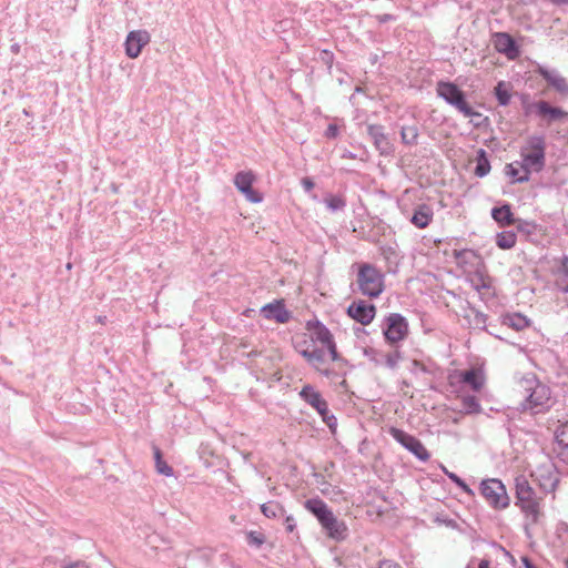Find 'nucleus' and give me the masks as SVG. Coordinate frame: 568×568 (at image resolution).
<instances>
[{
  "label": "nucleus",
  "instance_id": "nucleus-8",
  "mask_svg": "<svg viewBox=\"0 0 568 568\" xmlns=\"http://www.w3.org/2000/svg\"><path fill=\"white\" fill-rule=\"evenodd\" d=\"M408 322L399 313H390L384 320L383 335L385 341L395 345L398 342L405 339L408 335Z\"/></svg>",
  "mask_w": 568,
  "mask_h": 568
},
{
  "label": "nucleus",
  "instance_id": "nucleus-62",
  "mask_svg": "<svg viewBox=\"0 0 568 568\" xmlns=\"http://www.w3.org/2000/svg\"><path fill=\"white\" fill-rule=\"evenodd\" d=\"M322 484L327 486L324 489H322L323 494H327L328 493V488L332 487V485L328 484V483H325V481H322Z\"/></svg>",
  "mask_w": 568,
  "mask_h": 568
},
{
  "label": "nucleus",
  "instance_id": "nucleus-19",
  "mask_svg": "<svg viewBox=\"0 0 568 568\" xmlns=\"http://www.w3.org/2000/svg\"><path fill=\"white\" fill-rule=\"evenodd\" d=\"M490 214L500 227L511 226L517 222L509 203H504L500 206L493 207Z\"/></svg>",
  "mask_w": 568,
  "mask_h": 568
},
{
  "label": "nucleus",
  "instance_id": "nucleus-9",
  "mask_svg": "<svg viewBox=\"0 0 568 568\" xmlns=\"http://www.w3.org/2000/svg\"><path fill=\"white\" fill-rule=\"evenodd\" d=\"M300 396L316 409L326 426H336V417L329 413L327 402L313 386L305 385L301 389Z\"/></svg>",
  "mask_w": 568,
  "mask_h": 568
},
{
  "label": "nucleus",
  "instance_id": "nucleus-18",
  "mask_svg": "<svg viewBox=\"0 0 568 568\" xmlns=\"http://www.w3.org/2000/svg\"><path fill=\"white\" fill-rule=\"evenodd\" d=\"M306 329L310 333L313 342L321 343L323 346L334 339L331 331L318 320H311L306 322Z\"/></svg>",
  "mask_w": 568,
  "mask_h": 568
},
{
  "label": "nucleus",
  "instance_id": "nucleus-6",
  "mask_svg": "<svg viewBox=\"0 0 568 568\" xmlns=\"http://www.w3.org/2000/svg\"><path fill=\"white\" fill-rule=\"evenodd\" d=\"M516 506L527 516H531L532 523H537L539 517V504L536 499V493L525 476H519L515 480Z\"/></svg>",
  "mask_w": 568,
  "mask_h": 568
},
{
  "label": "nucleus",
  "instance_id": "nucleus-2",
  "mask_svg": "<svg viewBox=\"0 0 568 568\" xmlns=\"http://www.w3.org/2000/svg\"><path fill=\"white\" fill-rule=\"evenodd\" d=\"M521 162H516L524 174L515 180L518 183H526L531 172H540L546 163V141L544 135H531L527 139L526 146L520 151Z\"/></svg>",
  "mask_w": 568,
  "mask_h": 568
},
{
  "label": "nucleus",
  "instance_id": "nucleus-16",
  "mask_svg": "<svg viewBox=\"0 0 568 568\" xmlns=\"http://www.w3.org/2000/svg\"><path fill=\"white\" fill-rule=\"evenodd\" d=\"M260 312L264 318L275 321L278 324H285L292 317V313L285 307L283 300H275L262 306Z\"/></svg>",
  "mask_w": 568,
  "mask_h": 568
},
{
  "label": "nucleus",
  "instance_id": "nucleus-29",
  "mask_svg": "<svg viewBox=\"0 0 568 568\" xmlns=\"http://www.w3.org/2000/svg\"><path fill=\"white\" fill-rule=\"evenodd\" d=\"M517 235L513 231H503L496 234V245L501 250H510L516 245Z\"/></svg>",
  "mask_w": 568,
  "mask_h": 568
},
{
  "label": "nucleus",
  "instance_id": "nucleus-43",
  "mask_svg": "<svg viewBox=\"0 0 568 568\" xmlns=\"http://www.w3.org/2000/svg\"><path fill=\"white\" fill-rule=\"evenodd\" d=\"M320 59L321 61L327 65L328 69L332 68V64H333V60H334V54L333 52L328 51V50H323L321 51L320 53Z\"/></svg>",
  "mask_w": 568,
  "mask_h": 568
},
{
  "label": "nucleus",
  "instance_id": "nucleus-60",
  "mask_svg": "<svg viewBox=\"0 0 568 568\" xmlns=\"http://www.w3.org/2000/svg\"><path fill=\"white\" fill-rule=\"evenodd\" d=\"M487 333H489L490 335L497 337V338H501L498 334H496V329H489V327L486 325V329H485Z\"/></svg>",
  "mask_w": 568,
  "mask_h": 568
},
{
  "label": "nucleus",
  "instance_id": "nucleus-3",
  "mask_svg": "<svg viewBox=\"0 0 568 568\" xmlns=\"http://www.w3.org/2000/svg\"><path fill=\"white\" fill-rule=\"evenodd\" d=\"M524 383L527 396L521 403L523 410H529L531 415L547 412L552 406L550 388L540 383L535 376L525 378Z\"/></svg>",
  "mask_w": 568,
  "mask_h": 568
},
{
  "label": "nucleus",
  "instance_id": "nucleus-52",
  "mask_svg": "<svg viewBox=\"0 0 568 568\" xmlns=\"http://www.w3.org/2000/svg\"><path fill=\"white\" fill-rule=\"evenodd\" d=\"M521 562L525 568H538L534 565V562L531 561V559L528 556H523Z\"/></svg>",
  "mask_w": 568,
  "mask_h": 568
},
{
  "label": "nucleus",
  "instance_id": "nucleus-33",
  "mask_svg": "<svg viewBox=\"0 0 568 568\" xmlns=\"http://www.w3.org/2000/svg\"><path fill=\"white\" fill-rule=\"evenodd\" d=\"M261 511L267 518H276L285 514L284 507L277 501L262 504Z\"/></svg>",
  "mask_w": 568,
  "mask_h": 568
},
{
  "label": "nucleus",
  "instance_id": "nucleus-38",
  "mask_svg": "<svg viewBox=\"0 0 568 568\" xmlns=\"http://www.w3.org/2000/svg\"><path fill=\"white\" fill-rule=\"evenodd\" d=\"M464 408L467 413H476L479 410L480 405L475 396H467L464 398Z\"/></svg>",
  "mask_w": 568,
  "mask_h": 568
},
{
  "label": "nucleus",
  "instance_id": "nucleus-59",
  "mask_svg": "<svg viewBox=\"0 0 568 568\" xmlns=\"http://www.w3.org/2000/svg\"><path fill=\"white\" fill-rule=\"evenodd\" d=\"M446 434L449 435V436H453L457 440H459V438H460V436H459V434L457 432L447 430Z\"/></svg>",
  "mask_w": 568,
  "mask_h": 568
},
{
  "label": "nucleus",
  "instance_id": "nucleus-12",
  "mask_svg": "<svg viewBox=\"0 0 568 568\" xmlns=\"http://www.w3.org/2000/svg\"><path fill=\"white\" fill-rule=\"evenodd\" d=\"M255 175L251 171H240L234 176V184L236 189L245 195L252 203H260L263 200L262 194L254 190L253 183Z\"/></svg>",
  "mask_w": 568,
  "mask_h": 568
},
{
  "label": "nucleus",
  "instance_id": "nucleus-32",
  "mask_svg": "<svg viewBox=\"0 0 568 568\" xmlns=\"http://www.w3.org/2000/svg\"><path fill=\"white\" fill-rule=\"evenodd\" d=\"M440 469L466 495H468L470 498L475 497V491L469 487V485L462 477H459L457 474H455L453 471H449L444 465H440Z\"/></svg>",
  "mask_w": 568,
  "mask_h": 568
},
{
  "label": "nucleus",
  "instance_id": "nucleus-22",
  "mask_svg": "<svg viewBox=\"0 0 568 568\" xmlns=\"http://www.w3.org/2000/svg\"><path fill=\"white\" fill-rule=\"evenodd\" d=\"M433 216L434 212L429 205L425 203L418 204L415 207L414 213L410 217V223L418 229H425L433 221Z\"/></svg>",
  "mask_w": 568,
  "mask_h": 568
},
{
  "label": "nucleus",
  "instance_id": "nucleus-58",
  "mask_svg": "<svg viewBox=\"0 0 568 568\" xmlns=\"http://www.w3.org/2000/svg\"><path fill=\"white\" fill-rule=\"evenodd\" d=\"M494 546H498L501 550H504L506 552L507 556H509L511 558L513 561H515V558L509 554V551H507L501 545H498L497 542H493Z\"/></svg>",
  "mask_w": 568,
  "mask_h": 568
},
{
  "label": "nucleus",
  "instance_id": "nucleus-53",
  "mask_svg": "<svg viewBox=\"0 0 568 568\" xmlns=\"http://www.w3.org/2000/svg\"><path fill=\"white\" fill-rule=\"evenodd\" d=\"M524 108V111H525V114L528 115L530 114L532 111H535V105H534V102L532 103H528L527 105H523Z\"/></svg>",
  "mask_w": 568,
  "mask_h": 568
},
{
  "label": "nucleus",
  "instance_id": "nucleus-49",
  "mask_svg": "<svg viewBox=\"0 0 568 568\" xmlns=\"http://www.w3.org/2000/svg\"><path fill=\"white\" fill-rule=\"evenodd\" d=\"M301 183H302V186L304 187V190L307 191V192L313 190L314 186H315V183L310 178L302 179Z\"/></svg>",
  "mask_w": 568,
  "mask_h": 568
},
{
  "label": "nucleus",
  "instance_id": "nucleus-35",
  "mask_svg": "<svg viewBox=\"0 0 568 568\" xmlns=\"http://www.w3.org/2000/svg\"><path fill=\"white\" fill-rule=\"evenodd\" d=\"M324 202L332 212L342 211L346 206V201L341 195H328Z\"/></svg>",
  "mask_w": 568,
  "mask_h": 568
},
{
  "label": "nucleus",
  "instance_id": "nucleus-21",
  "mask_svg": "<svg viewBox=\"0 0 568 568\" xmlns=\"http://www.w3.org/2000/svg\"><path fill=\"white\" fill-rule=\"evenodd\" d=\"M459 382L468 385L474 392H479L484 386V374L479 368H470L459 373Z\"/></svg>",
  "mask_w": 568,
  "mask_h": 568
},
{
  "label": "nucleus",
  "instance_id": "nucleus-28",
  "mask_svg": "<svg viewBox=\"0 0 568 568\" xmlns=\"http://www.w3.org/2000/svg\"><path fill=\"white\" fill-rule=\"evenodd\" d=\"M494 95L498 101V104L501 106H506L510 103L511 92H510V83L506 81H499L494 88Z\"/></svg>",
  "mask_w": 568,
  "mask_h": 568
},
{
  "label": "nucleus",
  "instance_id": "nucleus-64",
  "mask_svg": "<svg viewBox=\"0 0 568 568\" xmlns=\"http://www.w3.org/2000/svg\"><path fill=\"white\" fill-rule=\"evenodd\" d=\"M12 51L16 52V53L19 52V45L18 44H13L12 45Z\"/></svg>",
  "mask_w": 568,
  "mask_h": 568
},
{
  "label": "nucleus",
  "instance_id": "nucleus-15",
  "mask_svg": "<svg viewBox=\"0 0 568 568\" xmlns=\"http://www.w3.org/2000/svg\"><path fill=\"white\" fill-rule=\"evenodd\" d=\"M150 33L146 30H134L129 32L125 40V53L129 58H138L143 49L150 42Z\"/></svg>",
  "mask_w": 568,
  "mask_h": 568
},
{
  "label": "nucleus",
  "instance_id": "nucleus-41",
  "mask_svg": "<svg viewBox=\"0 0 568 568\" xmlns=\"http://www.w3.org/2000/svg\"><path fill=\"white\" fill-rule=\"evenodd\" d=\"M400 358V353L398 351L390 352L385 356L386 366L389 368H395L397 366L398 359Z\"/></svg>",
  "mask_w": 568,
  "mask_h": 568
},
{
  "label": "nucleus",
  "instance_id": "nucleus-20",
  "mask_svg": "<svg viewBox=\"0 0 568 568\" xmlns=\"http://www.w3.org/2000/svg\"><path fill=\"white\" fill-rule=\"evenodd\" d=\"M537 72L542 77L547 83L559 93H568V83L566 79L559 75L556 71H549L544 67H538Z\"/></svg>",
  "mask_w": 568,
  "mask_h": 568
},
{
  "label": "nucleus",
  "instance_id": "nucleus-7",
  "mask_svg": "<svg viewBox=\"0 0 568 568\" xmlns=\"http://www.w3.org/2000/svg\"><path fill=\"white\" fill-rule=\"evenodd\" d=\"M479 493L488 505L496 510L505 509L509 506L510 499L506 486L500 479H483L479 484Z\"/></svg>",
  "mask_w": 568,
  "mask_h": 568
},
{
  "label": "nucleus",
  "instance_id": "nucleus-46",
  "mask_svg": "<svg viewBox=\"0 0 568 568\" xmlns=\"http://www.w3.org/2000/svg\"><path fill=\"white\" fill-rule=\"evenodd\" d=\"M339 133V129L336 124L331 123L328 124L327 129L325 130L324 136L327 139H335L337 138Z\"/></svg>",
  "mask_w": 568,
  "mask_h": 568
},
{
  "label": "nucleus",
  "instance_id": "nucleus-55",
  "mask_svg": "<svg viewBox=\"0 0 568 568\" xmlns=\"http://www.w3.org/2000/svg\"><path fill=\"white\" fill-rule=\"evenodd\" d=\"M478 568H490V561L488 559H481L478 564Z\"/></svg>",
  "mask_w": 568,
  "mask_h": 568
},
{
  "label": "nucleus",
  "instance_id": "nucleus-5",
  "mask_svg": "<svg viewBox=\"0 0 568 568\" xmlns=\"http://www.w3.org/2000/svg\"><path fill=\"white\" fill-rule=\"evenodd\" d=\"M357 285L359 292L369 297L376 298L384 291V274L373 264H357Z\"/></svg>",
  "mask_w": 568,
  "mask_h": 568
},
{
  "label": "nucleus",
  "instance_id": "nucleus-45",
  "mask_svg": "<svg viewBox=\"0 0 568 568\" xmlns=\"http://www.w3.org/2000/svg\"><path fill=\"white\" fill-rule=\"evenodd\" d=\"M199 455H200V458L203 459V464L205 467H210V462L207 458H204V455H210L212 456L213 455V450H210L209 447L204 444H201V446L199 447Z\"/></svg>",
  "mask_w": 568,
  "mask_h": 568
},
{
  "label": "nucleus",
  "instance_id": "nucleus-23",
  "mask_svg": "<svg viewBox=\"0 0 568 568\" xmlns=\"http://www.w3.org/2000/svg\"><path fill=\"white\" fill-rule=\"evenodd\" d=\"M554 452L561 462L568 464V428H556Z\"/></svg>",
  "mask_w": 568,
  "mask_h": 568
},
{
  "label": "nucleus",
  "instance_id": "nucleus-14",
  "mask_svg": "<svg viewBox=\"0 0 568 568\" xmlns=\"http://www.w3.org/2000/svg\"><path fill=\"white\" fill-rule=\"evenodd\" d=\"M367 134L381 155L387 156L394 152V146L381 124H368Z\"/></svg>",
  "mask_w": 568,
  "mask_h": 568
},
{
  "label": "nucleus",
  "instance_id": "nucleus-56",
  "mask_svg": "<svg viewBox=\"0 0 568 568\" xmlns=\"http://www.w3.org/2000/svg\"><path fill=\"white\" fill-rule=\"evenodd\" d=\"M521 103L523 105H527L528 103H530L528 100H529V95L528 94H521Z\"/></svg>",
  "mask_w": 568,
  "mask_h": 568
},
{
  "label": "nucleus",
  "instance_id": "nucleus-26",
  "mask_svg": "<svg viewBox=\"0 0 568 568\" xmlns=\"http://www.w3.org/2000/svg\"><path fill=\"white\" fill-rule=\"evenodd\" d=\"M476 166L474 170V174L478 178H484L490 172V162L488 159V153L485 149H478L476 152Z\"/></svg>",
  "mask_w": 568,
  "mask_h": 568
},
{
  "label": "nucleus",
  "instance_id": "nucleus-63",
  "mask_svg": "<svg viewBox=\"0 0 568 568\" xmlns=\"http://www.w3.org/2000/svg\"><path fill=\"white\" fill-rule=\"evenodd\" d=\"M22 113L26 115V116H31V112L28 110V109H23Z\"/></svg>",
  "mask_w": 568,
  "mask_h": 568
},
{
  "label": "nucleus",
  "instance_id": "nucleus-13",
  "mask_svg": "<svg viewBox=\"0 0 568 568\" xmlns=\"http://www.w3.org/2000/svg\"><path fill=\"white\" fill-rule=\"evenodd\" d=\"M493 43L496 51L504 54L509 60H516L520 55V47L514 37L507 32L494 33Z\"/></svg>",
  "mask_w": 568,
  "mask_h": 568
},
{
  "label": "nucleus",
  "instance_id": "nucleus-11",
  "mask_svg": "<svg viewBox=\"0 0 568 568\" xmlns=\"http://www.w3.org/2000/svg\"><path fill=\"white\" fill-rule=\"evenodd\" d=\"M346 314L362 325H368L376 315V306L367 301L358 300L351 303Z\"/></svg>",
  "mask_w": 568,
  "mask_h": 568
},
{
  "label": "nucleus",
  "instance_id": "nucleus-30",
  "mask_svg": "<svg viewBox=\"0 0 568 568\" xmlns=\"http://www.w3.org/2000/svg\"><path fill=\"white\" fill-rule=\"evenodd\" d=\"M556 285L562 293H568V256H564L561 260Z\"/></svg>",
  "mask_w": 568,
  "mask_h": 568
},
{
  "label": "nucleus",
  "instance_id": "nucleus-36",
  "mask_svg": "<svg viewBox=\"0 0 568 568\" xmlns=\"http://www.w3.org/2000/svg\"><path fill=\"white\" fill-rule=\"evenodd\" d=\"M515 225H516V229L518 232L526 234V235L535 234L537 231V227H538L536 222L523 220V219H517V222L515 223Z\"/></svg>",
  "mask_w": 568,
  "mask_h": 568
},
{
  "label": "nucleus",
  "instance_id": "nucleus-44",
  "mask_svg": "<svg viewBox=\"0 0 568 568\" xmlns=\"http://www.w3.org/2000/svg\"><path fill=\"white\" fill-rule=\"evenodd\" d=\"M325 347L327 348L329 355H331V358L332 361L334 362H337V361H341L342 357L339 356L338 352H337V347H336V344H335V341H331L328 344L325 345Z\"/></svg>",
  "mask_w": 568,
  "mask_h": 568
},
{
  "label": "nucleus",
  "instance_id": "nucleus-37",
  "mask_svg": "<svg viewBox=\"0 0 568 568\" xmlns=\"http://www.w3.org/2000/svg\"><path fill=\"white\" fill-rule=\"evenodd\" d=\"M265 535L256 530H250L246 532V541L250 546L260 548L265 542Z\"/></svg>",
  "mask_w": 568,
  "mask_h": 568
},
{
  "label": "nucleus",
  "instance_id": "nucleus-54",
  "mask_svg": "<svg viewBox=\"0 0 568 568\" xmlns=\"http://www.w3.org/2000/svg\"><path fill=\"white\" fill-rule=\"evenodd\" d=\"M300 354L308 362L311 358V351L308 348L298 349Z\"/></svg>",
  "mask_w": 568,
  "mask_h": 568
},
{
  "label": "nucleus",
  "instance_id": "nucleus-25",
  "mask_svg": "<svg viewBox=\"0 0 568 568\" xmlns=\"http://www.w3.org/2000/svg\"><path fill=\"white\" fill-rule=\"evenodd\" d=\"M153 458L155 463V469L160 475L171 477L174 475V469L170 466L163 457V453L159 446L152 444Z\"/></svg>",
  "mask_w": 568,
  "mask_h": 568
},
{
  "label": "nucleus",
  "instance_id": "nucleus-31",
  "mask_svg": "<svg viewBox=\"0 0 568 568\" xmlns=\"http://www.w3.org/2000/svg\"><path fill=\"white\" fill-rule=\"evenodd\" d=\"M418 135L419 131L416 124L402 126L400 139L405 145H416Z\"/></svg>",
  "mask_w": 568,
  "mask_h": 568
},
{
  "label": "nucleus",
  "instance_id": "nucleus-48",
  "mask_svg": "<svg viewBox=\"0 0 568 568\" xmlns=\"http://www.w3.org/2000/svg\"><path fill=\"white\" fill-rule=\"evenodd\" d=\"M375 19L379 23H386V22H389V21H394L395 17L393 14H389V13H383V14H376Z\"/></svg>",
  "mask_w": 568,
  "mask_h": 568
},
{
  "label": "nucleus",
  "instance_id": "nucleus-39",
  "mask_svg": "<svg viewBox=\"0 0 568 568\" xmlns=\"http://www.w3.org/2000/svg\"><path fill=\"white\" fill-rule=\"evenodd\" d=\"M324 361H325V352H324V349L315 347V348H313L311 351V358H310L308 363H311V364H315V363L316 364H322V363H324Z\"/></svg>",
  "mask_w": 568,
  "mask_h": 568
},
{
  "label": "nucleus",
  "instance_id": "nucleus-40",
  "mask_svg": "<svg viewBox=\"0 0 568 568\" xmlns=\"http://www.w3.org/2000/svg\"><path fill=\"white\" fill-rule=\"evenodd\" d=\"M547 481H545L544 484H541V487L544 488L545 491L547 493H552L556 490L558 484H559V478L558 477H552L551 475H549L547 478H546Z\"/></svg>",
  "mask_w": 568,
  "mask_h": 568
},
{
  "label": "nucleus",
  "instance_id": "nucleus-57",
  "mask_svg": "<svg viewBox=\"0 0 568 568\" xmlns=\"http://www.w3.org/2000/svg\"><path fill=\"white\" fill-rule=\"evenodd\" d=\"M521 103L523 105H527L528 103H530L528 100H529V95L528 94H521Z\"/></svg>",
  "mask_w": 568,
  "mask_h": 568
},
{
  "label": "nucleus",
  "instance_id": "nucleus-1",
  "mask_svg": "<svg viewBox=\"0 0 568 568\" xmlns=\"http://www.w3.org/2000/svg\"><path fill=\"white\" fill-rule=\"evenodd\" d=\"M304 507L317 519L327 538L336 542L347 539L349 534L346 523L339 520L320 497L306 499Z\"/></svg>",
  "mask_w": 568,
  "mask_h": 568
},
{
  "label": "nucleus",
  "instance_id": "nucleus-17",
  "mask_svg": "<svg viewBox=\"0 0 568 568\" xmlns=\"http://www.w3.org/2000/svg\"><path fill=\"white\" fill-rule=\"evenodd\" d=\"M535 112L538 116L547 120L548 123L560 121L568 116V112L559 106H554L545 100L534 102Z\"/></svg>",
  "mask_w": 568,
  "mask_h": 568
},
{
  "label": "nucleus",
  "instance_id": "nucleus-42",
  "mask_svg": "<svg viewBox=\"0 0 568 568\" xmlns=\"http://www.w3.org/2000/svg\"><path fill=\"white\" fill-rule=\"evenodd\" d=\"M516 165H517V164H516V162H515V163L506 164V166H505V173H506L508 176H510V178H513V179H514V180H513V183H516V182H515V180H516L517 178H519V176H520V175H519V169H518Z\"/></svg>",
  "mask_w": 568,
  "mask_h": 568
},
{
  "label": "nucleus",
  "instance_id": "nucleus-24",
  "mask_svg": "<svg viewBox=\"0 0 568 568\" xmlns=\"http://www.w3.org/2000/svg\"><path fill=\"white\" fill-rule=\"evenodd\" d=\"M501 324L520 332L529 326V320L520 313H506L500 316Z\"/></svg>",
  "mask_w": 568,
  "mask_h": 568
},
{
  "label": "nucleus",
  "instance_id": "nucleus-10",
  "mask_svg": "<svg viewBox=\"0 0 568 568\" xmlns=\"http://www.w3.org/2000/svg\"><path fill=\"white\" fill-rule=\"evenodd\" d=\"M388 430L393 438L418 460L426 463L430 459L429 452L418 438L406 433L403 428H388Z\"/></svg>",
  "mask_w": 568,
  "mask_h": 568
},
{
  "label": "nucleus",
  "instance_id": "nucleus-47",
  "mask_svg": "<svg viewBox=\"0 0 568 568\" xmlns=\"http://www.w3.org/2000/svg\"><path fill=\"white\" fill-rule=\"evenodd\" d=\"M296 528L295 519L292 515L285 517V529L287 532H293Z\"/></svg>",
  "mask_w": 568,
  "mask_h": 568
},
{
  "label": "nucleus",
  "instance_id": "nucleus-61",
  "mask_svg": "<svg viewBox=\"0 0 568 568\" xmlns=\"http://www.w3.org/2000/svg\"><path fill=\"white\" fill-rule=\"evenodd\" d=\"M471 539H473V541H484V539L479 535H477L476 531H474Z\"/></svg>",
  "mask_w": 568,
  "mask_h": 568
},
{
  "label": "nucleus",
  "instance_id": "nucleus-27",
  "mask_svg": "<svg viewBox=\"0 0 568 568\" xmlns=\"http://www.w3.org/2000/svg\"><path fill=\"white\" fill-rule=\"evenodd\" d=\"M488 316L483 312L478 311L476 307L470 306L468 308V313L465 315V320L468 321V324L473 328L486 329Z\"/></svg>",
  "mask_w": 568,
  "mask_h": 568
},
{
  "label": "nucleus",
  "instance_id": "nucleus-34",
  "mask_svg": "<svg viewBox=\"0 0 568 568\" xmlns=\"http://www.w3.org/2000/svg\"><path fill=\"white\" fill-rule=\"evenodd\" d=\"M453 255L458 264H471V258L478 257L476 252L470 248L454 250Z\"/></svg>",
  "mask_w": 568,
  "mask_h": 568
},
{
  "label": "nucleus",
  "instance_id": "nucleus-50",
  "mask_svg": "<svg viewBox=\"0 0 568 568\" xmlns=\"http://www.w3.org/2000/svg\"><path fill=\"white\" fill-rule=\"evenodd\" d=\"M378 568H402V566L397 562H394L392 560H383L379 562Z\"/></svg>",
  "mask_w": 568,
  "mask_h": 568
},
{
  "label": "nucleus",
  "instance_id": "nucleus-4",
  "mask_svg": "<svg viewBox=\"0 0 568 568\" xmlns=\"http://www.w3.org/2000/svg\"><path fill=\"white\" fill-rule=\"evenodd\" d=\"M436 94L447 104L458 110L465 118L483 116L468 103L466 93L454 82L440 80L436 84Z\"/></svg>",
  "mask_w": 568,
  "mask_h": 568
},
{
  "label": "nucleus",
  "instance_id": "nucleus-51",
  "mask_svg": "<svg viewBox=\"0 0 568 568\" xmlns=\"http://www.w3.org/2000/svg\"><path fill=\"white\" fill-rule=\"evenodd\" d=\"M81 567L82 568H88L84 561L77 560L74 562H70V564L63 566L62 568H81Z\"/></svg>",
  "mask_w": 568,
  "mask_h": 568
}]
</instances>
